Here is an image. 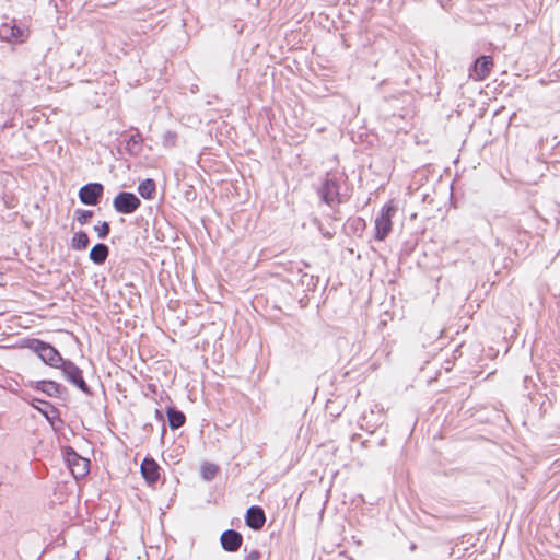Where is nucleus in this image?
Instances as JSON below:
<instances>
[{
    "label": "nucleus",
    "instance_id": "obj_1",
    "mask_svg": "<svg viewBox=\"0 0 560 560\" xmlns=\"http://www.w3.org/2000/svg\"><path fill=\"white\" fill-rule=\"evenodd\" d=\"M317 194L323 202L335 209L350 197L348 177L343 172H328Z\"/></svg>",
    "mask_w": 560,
    "mask_h": 560
},
{
    "label": "nucleus",
    "instance_id": "obj_2",
    "mask_svg": "<svg viewBox=\"0 0 560 560\" xmlns=\"http://www.w3.org/2000/svg\"><path fill=\"white\" fill-rule=\"evenodd\" d=\"M25 347L38 355V358L51 368H58L63 361L59 351L48 342L39 339H28Z\"/></svg>",
    "mask_w": 560,
    "mask_h": 560
},
{
    "label": "nucleus",
    "instance_id": "obj_3",
    "mask_svg": "<svg viewBox=\"0 0 560 560\" xmlns=\"http://www.w3.org/2000/svg\"><path fill=\"white\" fill-rule=\"evenodd\" d=\"M397 207L390 200L386 202L380 210L378 214L375 218V234L374 237L377 241H384L393 229L392 219L397 212Z\"/></svg>",
    "mask_w": 560,
    "mask_h": 560
},
{
    "label": "nucleus",
    "instance_id": "obj_4",
    "mask_svg": "<svg viewBox=\"0 0 560 560\" xmlns=\"http://www.w3.org/2000/svg\"><path fill=\"white\" fill-rule=\"evenodd\" d=\"M28 28L14 19L0 24V39L9 44H22L28 38Z\"/></svg>",
    "mask_w": 560,
    "mask_h": 560
},
{
    "label": "nucleus",
    "instance_id": "obj_5",
    "mask_svg": "<svg viewBox=\"0 0 560 560\" xmlns=\"http://www.w3.org/2000/svg\"><path fill=\"white\" fill-rule=\"evenodd\" d=\"M58 369L61 370L63 377L79 388L82 393L86 395H91L92 392L90 386L83 378L82 370L77 366L72 361L63 359V361L59 364Z\"/></svg>",
    "mask_w": 560,
    "mask_h": 560
},
{
    "label": "nucleus",
    "instance_id": "obj_6",
    "mask_svg": "<svg viewBox=\"0 0 560 560\" xmlns=\"http://www.w3.org/2000/svg\"><path fill=\"white\" fill-rule=\"evenodd\" d=\"M140 206L141 200L133 192L129 191L118 192L113 200L115 211L120 214H131L137 211Z\"/></svg>",
    "mask_w": 560,
    "mask_h": 560
},
{
    "label": "nucleus",
    "instance_id": "obj_7",
    "mask_svg": "<svg viewBox=\"0 0 560 560\" xmlns=\"http://www.w3.org/2000/svg\"><path fill=\"white\" fill-rule=\"evenodd\" d=\"M104 194V186L101 183H89L79 190V199L83 205L96 206Z\"/></svg>",
    "mask_w": 560,
    "mask_h": 560
},
{
    "label": "nucleus",
    "instance_id": "obj_8",
    "mask_svg": "<svg viewBox=\"0 0 560 560\" xmlns=\"http://www.w3.org/2000/svg\"><path fill=\"white\" fill-rule=\"evenodd\" d=\"M67 462L75 478L84 477L89 472L90 462L78 455L72 448L67 452Z\"/></svg>",
    "mask_w": 560,
    "mask_h": 560
},
{
    "label": "nucleus",
    "instance_id": "obj_9",
    "mask_svg": "<svg viewBox=\"0 0 560 560\" xmlns=\"http://www.w3.org/2000/svg\"><path fill=\"white\" fill-rule=\"evenodd\" d=\"M245 523L254 530L261 529L266 523V514L262 508L258 505L248 508L245 515Z\"/></svg>",
    "mask_w": 560,
    "mask_h": 560
},
{
    "label": "nucleus",
    "instance_id": "obj_10",
    "mask_svg": "<svg viewBox=\"0 0 560 560\" xmlns=\"http://www.w3.org/2000/svg\"><path fill=\"white\" fill-rule=\"evenodd\" d=\"M221 546L225 551L235 552L243 542V536L234 529H226L220 537Z\"/></svg>",
    "mask_w": 560,
    "mask_h": 560
},
{
    "label": "nucleus",
    "instance_id": "obj_11",
    "mask_svg": "<svg viewBox=\"0 0 560 560\" xmlns=\"http://www.w3.org/2000/svg\"><path fill=\"white\" fill-rule=\"evenodd\" d=\"M34 388L45 393L49 397H61L67 390L63 385L48 380L37 381Z\"/></svg>",
    "mask_w": 560,
    "mask_h": 560
},
{
    "label": "nucleus",
    "instance_id": "obj_12",
    "mask_svg": "<svg viewBox=\"0 0 560 560\" xmlns=\"http://www.w3.org/2000/svg\"><path fill=\"white\" fill-rule=\"evenodd\" d=\"M142 477L149 485H154L160 478V466L152 458H144L141 464Z\"/></svg>",
    "mask_w": 560,
    "mask_h": 560
},
{
    "label": "nucleus",
    "instance_id": "obj_13",
    "mask_svg": "<svg viewBox=\"0 0 560 560\" xmlns=\"http://www.w3.org/2000/svg\"><path fill=\"white\" fill-rule=\"evenodd\" d=\"M490 56H481L471 66L469 70V77L474 80H482L490 72Z\"/></svg>",
    "mask_w": 560,
    "mask_h": 560
},
{
    "label": "nucleus",
    "instance_id": "obj_14",
    "mask_svg": "<svg viewBox=\"0 0 560 560\" xmlns=\"http://www.w3.org/2000/svg\"><path fill=\"white\" fill-rule=\"evenodd\" d=\"M143 138L140 132H136L126 140L125 150L130 156H138L142 152Z\"/></svg>",
    "mask_w": 560,
    "mask_h": 560
},
{
    "label": "nucleus",
    "instance_id": "obj_15",
    "mask_svg": "<svg viewBox=\"0 0 560 560\" xmlns=\"http://www.w3.org/2000/svg\"><path fill=\"white\" fill-rule=\"evenodd\" d=\"M108 255L109 247L104 243H97L91 248L89 258L96 265H103Z\"/></svg>",
    "mask_w": 560,
    "mask_h": 560
},
{
    "label": "nucleus",
    "instance_id": "obj_16",
    "mask_svg": "<svg viewBox=\"0 0 560 560\" xmlns=\"http://www.w3.org/2000/svg\"><path fill=\"white\" fill-rule=\"evenodd\" d=\"M166 415L171 429L176 430L185 424L186 416L183 411L176 409L175 407H168L166 409Z\"/></svg>",
    "mask_w": 560,
    "mask_h": 560
},
{
    "label": "nucleus",
    "instance_id": "obj_17",
    "mask_svg": "<svg viewBox=\"0 0 560 560\" xmlns=\"http://www.w3.org/2000/svg\"><path fill=\"white\" fill-rule=\"evenodd\" d=\"M138 192L142 198L147 200H152L155 197L156 192V185L154 179L147 178L143 182H141L138 185Z\"/></svg>",
    "mask_w": 560,
    "mask_h": 560
},
{
    "label": "nucleus",
    "instance_id": "obj_18",
    "mask_svg": "<svg viewBox=\"0 0 560 560\" xmlns=\"http://www.w3.org/2000/svg\"><path fill=\"white\" fill-rule=\"evenodd\" d=\"M90 238L84 231L75 232L71 238V247L74 250H84L89 246Z\"/></svg>",
    "mask_w": 560,
    "mask_h": 560
},
{
    "label": "nucleus",
    "instance_id": "obj_19",
    "mask_svg": "<svg viewBox=\"0 0 560 560\" xmlns=\"http://www.w3.org/2000/svg\"><path fill=\"white\" fill-rule=\"evenodd\" d=\"M218 471L219 468L214 464L206 463L201 466V476L207 481L212 480L217 476Z\"/></svg>",
    "mask_w": 560,
    "mask_h": 560
},
{
    "label": "nucleus",
    "instance_id": "obj_20",
    "mask_svg": "<svg viewBox=\"0 0 560 560\" xmlns=\"http://www.w3.org/2000/svg\"><path fill=\"white\" fill-rule=\"evenodd\" d=\"M34 401H37L39 404H42L43 406L39 407L37 405L34 404V407L39 411L42 412L46 418H49V413H57V409L48 401H45V400H40V399H34Z\"/></svg>",
    "mask_w": 560,
    "mask_h": 560
},
{
    "label": "nucleus",
    "instance_id": "obj_21",
    "mask_svg": "<svg viewBox=\"0 0 560 560\" xmlns=\"http://www.w3.org/2000/svg\"><path fill=\"white\" fill-rule=\"evenodd\" d=\"M177 138H178V136L175 131H172V130L165 131L162 137L163 147H165V148L175 147L176 142H177Z\"/></svg>",
    "mask_w": 560,
    "mask_h": 560
},
{
    "label": "nucleus",
    "instance_id": "obj_22",
    "mask_svg": "<svg viewBox=\"0 0 560 560\" xmlns=\"http://www.w3.org/2000/svg\"><path fill=\"white\" fill-rule=\"evenodd\" d=\"M75 220L80 224H86L88 221L93 217L92 210L77 209L74 212Z\"/></svg>",
    "mask_w": 560,
    "mask_h": 560
},
{
    "label": "nucleus",
    "instance_id": "obj_23",
    "mask_svg": "<svg viewBox=\"0 0 560 560\" xmlns=\"http://www.w3.org/2000/svg\"><path fill=\"white\" fill-rule=\"evenodd\" d=\"M94 230L100 238H106L110 232V225L108 222L103 221L98 225H95Z\"/></svg>",
    "mask_w": 560,
    "mask_h": 560
},
{
    "label": "nucleus",
    "instance_id": "obj_24",
    "mask_svg": "<svg viewBox=\"0 0 560 560\" xmlns=\"http://www.w3.org/2000/svg\"><path fill=\"white\" fill-rule=\"evenodd\" d=\"M244 560H261V553L257 549L247 550V547L244 548Z\"/></svg>",
    "mask_w": 560,
    "mask_h": 560
},
{
    "label": "nucleus",
    "instance_id": "obj_25",
    "mask_svg": "<svg viewBox=\"0 0 560 560\" xmlns=\"http://www.w3.org/2000/svg\"><path fill=\"white\" fill-rule=\"evenodd\" d=\"M353 223H357L358 225H364V221L361 218L354 219Z\"/></svg>",
    "mask_w": 560,
    "mask_h": 560
},
{
    "label": "nucleus",
    "instance_id": "obj_26",
    "mask_svg": "<svg viewBox=\"0 0 560 560\" xmlns=\"http://www.w3.org/2000/svg\"><path fill=\"white\" fill-rule=\"evenodd\" d=\"M324 235L327 236V237H331V234H329L328 232H325Z\"/></svg>",
    "mask_w": 560,
    "mask_h": 560
},
{
    "label": "nucleus",
    "instance_id": "obj_27",
    "mask_svg": "<svg viewBox=\"0 0 560 560\" xmlns=\"http://www.w3.org/2000/svg\"><path fill=\"white\" fill-rule=\"evenodd\" d=\"M366 442H368V441H363V442H362V445H363L364 447H366Z\"/></svg>",
    "mask_w": 560,
    "mask_h": 560
}]
</instances>
